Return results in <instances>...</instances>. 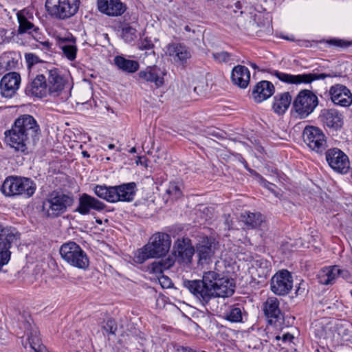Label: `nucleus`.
<instances>
[{
    "mask_svg": "<svg viewBox=\"0 0 352 352\" xmlns=\"http://www.w3.org/2000/svg\"><path fill=\"white\" fill-rule=\"evenodd\" d=\"M184 286L203 305L214 298L231 296L235 288L232 279L221 277L219 273L212 270L205 272L202 280H184Z\"/></svg>",
    "mask_w": 352,
    "mask_h": 352,
    "instance_id": "nucleus-1",
    "label": "nucleus"
},
{
    "mask_svg": "<svg viewBox=\"0 0 352 352\" xmlns=\"http://www.w3.org/2000/svg\"><path fill=\"white\" fill-rule=\"evenodd\" d=\"M171 245L169 234L157 232L151 236L148 242L134 254L133 260L135 263H143L151 258H159L165 256Z\"/></svg>",
    "mask_w": 352,
    "mask_h": 352,
    "instance_id": "nucleus-2",
    "label": "nucleus"
},
{
    "mask_svg": "<svg viewBox=\"0 0 352 352\" xmlns=\"http://www.w3.org/2000/svg\"><path fill=\"white\" fill-rule=\"evenodd\" d=\"M36 189V184L28 177H8L3 182L1 191L6 196L32 197Z\"/></svg>",
    "mask_w": 352,
    "mask_h": 352,
    "instance_id": "nucleus-3",
    "label": "nucleus"
},
{
    "mask_svg": "<svg viewBox=\"0 0 352 352\" xmlns=\"http://www.w3.org/2000/svg\"><path fill=\"white\" fill-rule=\"evenodd\" d=\"M80 0H45V7L48 15L54 19L66 20L76 14Z\"/></svg>",
    "mask_w": 352,
    "mask_h": 352,
    "instance_id": "nucleus-4",
    "label": "nucleus"
},
{
    "mask_svg": "<svg viewBox=\"0 0 352 352\" xmlns=\"http://www.w3.org/2000/svg\"><path fill=\"white\" fill-rule=\"evenodd\" d=\"M62 258L71 266L86 270L89 265L87 253L75 242L69 241L63 244L60 248Z\"/></svg>",
    "mask_w": 352,
    "mask_h": 352,
    "instance_id": "nucleus-5",
    "label": "nucleus"
},
{
    "mask_svg": "<svg viewBox=\"0 0 352 352\" xmlns=\"http://www.w3.org/2000/svg\"><path fill=\"white\" fill-rule=\"evenodd\" d=\"M74 201L72 195L57 192L51 195L43 203V211L47 217L55 218L67 211Z\"/></svg>",
    "mask_w": 352,
    "mask_h": 352,
    "instance_id": "nucleus-6",
    "label": "nucleus"
},
{
    "mask_svg": "<svg viewBox=\"0 0 352 352\" xmlns=\"http://www.w3.org/2000/svg\"><path fill=\"white\" fill-rule=\"evenodd\" d=\"M317 96L309 89H302L293 101V109L300 118H305L314 112L318 104Z\"/></svg>",
    "mask_w": 352,
    "mask_h": 352,
    "instance_id": "nucleus-7",
    "label": "nucleus"
},
{
    "mask_svg": "<svg viewBox=\"0 0 352 352\" xmlns=\"http://www.w3.org/2000/svg\"><path fill=\"white\" fill-rule=\"evenodd\" d=\"M303 140L313 151L321 153L327 148L326 137L321 129L314 126H307L303 131Z\"/></svg>",
    "mask_w": 352,
    "mask_h": 352,
    "instance_id": "nucleus-8",
    "label": "nucleus"
},
{
    "mask_svg": "<svg viewBox=\"0 0 352 352\" xmlns=\"http://www.w3.org/2000/svg\"><path fill=\"white\" fill-rule=\"evenodd\" d=\"M271 74L275 76L280 81L287 84H301V83H311L314 80H323L327 77H332L333 76L327 74H317L309 73L298 75H292L289 74L283 73L278 70H273Z\"/></svg>",
    "mask_w": 352,
    "mask_h": 352,
    "instance_id": "nucleus-9",
    "label": "nucleus"
},
{
    "mask_svg": "<svg viewBox=\"0 0 352 352\" xmlns=\"http://www.w3.org/2000/svg\"><path fill=\"white\" fill-rule=\"evenodd\" d=\"M44 75L46 76L49 94L54 97L59 96L68 82L67 78L55 67L47 69Z\"/></svg>",
    "mask_w": 352,
    "mask_h": 352,
    "instance_id": "nucleus-10",
    "label": "nucleus"
},
{
    "mask_svg": "<svg viewBox=\"0 0 352 352\" xmlns=\"http://www.w3.org/2000/svg\"><path fill=\"white\" fill-rule=\"evenodd\" d=\"M292 287V276L287 270L276 272L271 278L270 289L276 295L285 296L287 294Z\"/></svg>",
    "mask_w": 352,
    "mask_h": 352,
    "instance_id": "nucleus-11",
    "label": "nucleus"
},
{
    "mask_svg": "<svg viewBox=\"0 0 352 352\" xmlns=\"http://www.w3.org/2000/svg\"><path fill=\"white\" fill-rule=\"evenodd\" d=\"M279 305V300L274 296L268 297L263 305V310L268 323L276 327H280L284 321Z\"/></svg>",
    "mask_w": 352,
    "mask_h": 352,
    "instance_id": "nucleus-12",
    "label": "nucleus"
},
{
    "mask_svg": "<svg viewBox=\"0 0 352 352\" xmlns=\"http://www.w3.org/2000/svg\"><path fill=\"white\" fill-rule=\"evenodd\" d=\"M166 74L165 69L154 65L140 71L138 77L140 82L153 83L156 88H159L164 85Z\"/></svg>",
    "mask_w": 352,
    "mask_h": 352,
    "instance_id": "nucleus-13",
    "label": "nucleus"
},
{
    "mask_svg": "<svg viewBox=\"0 0 352 352\" xmlns=\"http://www.w3.org/2000/svg\"><path fill=\"white\" fill-rule=\"evenodd\" d=\"M326 160L329 165L336 171L346 173L350 167L347 155L337 148L329 149L326 152Z\"/></svg>",
    "mask_w": 352,
    "mask_h": 352,
    "instance_id": "nucleus-14",
    "label": "nucleus"
},
{
    "mask_svg": "<svg viewBox=\"0 0 352 352\" xmlns=\"http://www.w3.org/2000/svg\"><path fill=\"white\" fill-rule=\"evenodd\" d=\"M4 135L5 142L14 148L16 151L25 152L27 150V144L29 143L30 138L20 129L15 128L14 124L10 130L5 131Z\"/></svg>",
    "mask_w": 352,
    "mask_h": 352,
    "instance_id": "nucleus-15",
    "label": "nucleus"
},
{
    "mask_svg": "<svg viewBox=\"0 0 352 352\" xmlns=\"http://www.w3.org/2000/svg\"><path fill=\"white\" fill-rule=\"evenodd\" d=\"M16 239L14 230L5 228L0 232V271L9 262L11 254L9 250Z\"/></svg>",
    "mask_w": 352,
    "mask_h": 352,
    "instance_id": "nucleus-16",
    "label": "nucleus"
},
{
    "mask_svg": "<svg viewBox=\"0 0 352 352\" xmlns=\"http://www.w3.org/2000/svg\"><path fill=\"white\" fill-rule=\"evenodd\" d=\"M173 250L180 262L186 264L191 263L195 254V248L190 239L185 237L178 239L174 243Z\"/></svg>",
    "mask_w": 352,
    "mask_h": 352,
    "instance_id": "nucleus-17",
    "label": "nucleus"
},
{
    "mask_svg": "<svg viewBox=\"0 0 352 352\" xmlns=\"http://www.w3.org/2000/svg\"><path fill=\"white\" fill-rule=\"evenodd\" d=\"M106 204L87 193H82L78 198V206L75 210L82 215L89 214L91 210L100 212L104 210Z\"/></svg>",
    "mask_w": 352,
    "mask_h": 352,
    "instance_id": "nucleus-18",
    "label": "nucleus"
},
{
    "mask_svg": "<svg viewBox=\"0 0 352 352\" xmlns=\"http://www.w3.org/2000/svg\"><path fill=\"white\" fill-rule=\"evenodd\" d=\"M13 124L30 139L34 138L40 132V126L36 120L28 114L19 117Z\"/></svg>",
    "mask_w": 352,
    "mask_h": 352,
    "instance_id": "nucleus-19",
    "label": "nucleus"
},
{
    "mask_svg": "<svg viewBox=\"0 0 352 352\" xmlns=\"http://www.w3.org/2000/svg\"><path fill=\"white\" fill-rule=\"evenodd\" d=\"M21 83V76L16 72H10L3 76L0 81L1 95L5 98L13 96Z\"/></svg>",
    "mask_w": 352,
    "mask_h": 352,
    "instance_id": "nucleus-20",
    "label": "nucleus"
},
{
    "mask_svg": "<svg viewBox=\"0 0 352 352\" xmlns=\"http://www.w3.org/2000/svg\"><path fill=\"white\" fill-rule=\"evenodd\" d=\"M112 203L118 201L131 202L134 199L137 186L135 182H129L113 186Z\"/></svg>",
    "mask_w": 352,
    "mask_h": 352,
    "instance_id": "nucleus-21",
    "label": "nucleus"
},
{
    "mask_svg": "<svg viewBox=\"0 0 352 352\" xmlns=\"http://www.w3.org/2000/svg\"><path fill=\"white\" fill-rule=\"evenodd\" d=\"M98 10L109 16H121L126 10V6L121 0H98Z\"/></svg>",
    "mask_w": 352,
    "mask_h": 352,
    "instance_id": "nucleus-22",
    "label": "nucleus"
},
{
    "mask_svg": "<svg viewBox=\"0 0 352 352\" xmlns=\"http://www.w3.org/2000/svg\"><path fill=\"white\" fill-rule=\"evenodd\" d=\"M332 102L337 105L349 107L352 104V94L350 90L342 85L332 86L329 90Z\"/></svg>",
    "mask_w": 352,
    "mask_h": 352,
    "instance_id": "nucleus-23",
    "label": "nucleus"
},
{
    "mask_svg": "<svg viewBox=\"0 0 352 352\" xmlns=\"http://www.w3.org/2000/svg\"><path fill=\"white\" fill-rule=\"evenodd\" d=\"M29 14L28 12L25 10H21L17 13V19L19 22V34H28L32 35V36L36 41H38L39 38H41L40 34L38 33V28L36 27L33 23H32L30 20V18H32V16L28 17Z\"/></svg>",
    "mask_w": 352,
    "mask_h": 352,
    "instance_id": "nucleus-24",
    "label": "nucleus"
},
{
    "mask_svg": "<svg viewBox=\"0 0 352 352\" xmlns=\"http://www.w3.org/2000/svg\"><path fill=\"white\" fill-rule=\"evenodd\" d=\"M25 92L28 95L37 98H43L49 94L46 76L44 74H38L27 86Z\"/></svg>",
    "mask_w": 352,
    "mask_h": 352,
    "instance_id": "nucleus-25",
    "label": "nucleus"
},
{
    "mask_svg": "<svg viewBox=\"0 0 352 352\" xmlns=\"http://www.w3.org/2000/svg\"><path fill=\"white\" fill-rule=\"evenodd\" d=\"M333 331V341L340 343L342 341L352 342V324L347 322L336 320L330 327Z\"/></svg>",
    "mask_w": 352,
    "mask_h": 352,
    "instance_id": "nucleus-26",
    "label": "nucleus"
},
{
    "mask_svg": "<svg viewBox=\"0 0 352 352\" xmlns=\"http://www.w3.org/2000/svg\"><path fill=\"white\" fill-rule=\"evenodd\" d=\"M274 91L275 87L271 82L261 80L254 87L252 96L256 102L260 103L271 97Z\"/></svg>",
    "mask_w": 352,
    "mask_h": 352,
    "instance_id": "nucleus-27",
    "label": "nucleus"
},
{
    "mask_svg": "<svg viewBox=\"0 0 352 352\" xmlns=\"http://www.w3.org/2000/svg\"><path fill=\"white\" fill-rule=\"evenodd\" d=\"M324 125L337 130L343 124L342 116L336 109H323L319 116Z\"/></svg>",
    "mask_w": 352,
    "mask_h": 352,
    "instance_id": "nucleus-28",
    "label": "nucleus"
},
{
    "mask_svg": "<svg viewBox=\"0 0 352 352\" xmlns=\"http://www.w3.org/2000/svg\"><path fill=\"white\" fill-rule=\"evenodd\" d=\"M166 54L175 62L184 63L191 57L189 49L179 43H173L167 45Z\"/></svg>",
    "mask_w": 352,
    "mask_h": 352,
    "instance_id": "nucleus-29",
    "label": "nucleus"
},
{
    "mask_svg": "<svg viewBox=\"0 0 352 352\" xmlns=\"http://www.w3.org/2000/svg\"><path fill=\"white\" fill-rule=\"evenodd\" d=\"M231 80L234 85L245 89L249 85L250 72L248 67L243 65L235 66L232 71Z\"/></svg>",
    "mask_w": 352,
    "mask_h": 352,
    "instance_id": "nucleus-30",
    "label": "nucleus"
},
{
    "mask_svg": "<svg viewBox=\"0 0 352 352\" xmlns=\"http://www.w3.org/2000/svg\"><path fill=\"white\" fill-rule=\"evenodd\" d=\"M59 47L62 50L64 56L69 60H74L76 58L78 48L76 39L73 36L59 38L58 41Z\"/></svg>",
    "mask_w": 352,
    "mask_h": 352,
    "instance_id": "nucleus-31",
    "label": "nucleus"
},
{
    "mask_svg": "<svg viewBox=\"0 0 352 352\" xmlns=\"http://www.w3.org/2000/svg\"><path fill=\"white\" fill-rule=\"evenodd\" d=\"M197 253L199 265L208 263L214 254L213 243L208 238L204 239L197 245Z\"/></svg>",
    "mask_w": 352,
    "mask_h": 352,
    "instance_id": "nucleus-32",
    "label": "nucleus"
},
{
    "mask_svg": "<svg viewBox=\"0 0 352 352\" xmlns=\"http://www.w3.org/2000/svg\"><path fill=\"white\" fill-rule=\"evenodd\" d=\"M292 100V96L287 91L276 94L272 105L274 111L278 115L283 114L289 107Z\"/></svg>",
    "mask_w": 352,
    "mask_h": 352,
    "instance_id": "nucleus-33",
    "label": "nucleus"
},
{
    "mask_svg": "<svg viewBox=\"0 0 352 352\" xmlns=\"http://www.w3.org/2000/svg\"><path fill=\"white\" fill-rule=\"evenodd\" d=\"M337 265L329 266L320 270L317 275L318 282L322 285H332L338 278Z\"/></svg>",
    "mask_w": 352,
    "mask_h": 352,
    "instance_id": "nucleus-34",
    "label": "nucleus"
},
{
    "mask_svg": "<svg viewBox=\"0 0 352 352\" xmlns=\"http://www.w3.org/2000/svg\"><path fill=\"white\" fill-rule=\"evenodd\" d=\"M243 317H246V312L241 304L230 306L225 314V319L231 322H241Z\"/></svg>",
    "mask_w": 352,
    "mask_h": 352,
    "instance_id": "nucleus-35",
    "label": "nucleus"
},
{
    "mask_svg": "<svg viewBox=\"0 0 352 352\" xmlns=\"http://www.w3.org/2000/svg\"><path fill=\"white\" fill-rule=\"evenodd\" d=\"M175 263V259L172 256H168L164 260L153 262L148 267V270L151 273L154 274L157 276L163 275L164 270L170 269L173 266Z\"/></svg>",
    "mask_w": 352,
    "mask_h": 352,
    "instance_id": "nucleus-36",
    "label": "nucleus"
},
{
    "mask_svg": "<svg viewBox=\"0 0 352 352\" xmlns=\"http://www.w3.org/2000/svg\"><path fill=\"white\" fill-rule=\"evenodd\" d=\"M255 269V276L262 280L266 279L270 276L272 266L270 263L264 258H258L254 261L253 265Z\"/></svg>",
    "mask_w": 352,
    "mask_h": 352,
    "instance_id": "nucleus-37",
    "label": "nucleus"
},
{
    "mask_svg": "<svg viewBox=\"0 0 352 352\" xmlns=\"http://www.w3.org/2000/svg\"><path fill=\"white\" fill-rule=\"evenodd\" d=\"M335 324V321H329L328 322H320L316 324L314 332L316 336L319 338L330 339L333 341V331L330 327Z\"/></svg>",
    "mask_w": 352,
    "mask_h": 352,
    "instance_id": "nucleus-38",
    "label": "nucleus"
},
{
    "mask_svg": "<svg viewBox=\"0 0 352 352\" xmlns=\"http://www.w3.org/2000/svg\"><path fill=\"white\" fill-rule=\"evenodd\" d=\"M114 63L119 69L129 73L135 72L139 68V63L137 61L120 56L115 57Z\"/></svg>",
    "mask_w": 352,
    "mask_h": 352,
    "instance_id": "nucleus-39",
    "label": "nucleus"
},
{
    "mask_svg": "<svg viewBox=\"0 0 352 352\" xmlns=\"http://www.w3.org/2000/svg\"><path fill=\"white\" fill-rule=\"evenodd\" d=\"M241 217L242 221L248 228H258L263 222V216L259 212L252 213L245 212Z\"/></svg>",
    "mask_w": 352,
    "mask_h": 352,
    "instance_id": "nucleus-40",
    "label": "nucleus"
},
{
    "mask_svg": "<svg viewBox=\"0 0 352 352\" xmlns=\"http://www.w3.org/2000/svg\"><path fill=\"white\" fill-rule=\"evenodd\" d=\"M94 193L100 198L112 203L113 193H114L113 186H106L96 185L94 188Z\"/></svg>",
    "mask_w": 352,
    "mask_h": 352,
    "instance_id": "nucleus-41",
    "label": "nucleus"
},
{
    "mask_svg": "<svg viewBox=\"0 0 352 352\" xmlns=\"http://www.w3.org/2000/svg\"><path fill=\"white\" fill-rule=\"evenodd\" d=\"M254 21H256L258 27L263 28L262 31L267 34H270L272 32V19L269 14L265 15L261 13L255 14Z\"/></svg>",
    "mask_w": 352,
    "mask_h": 352,
    "instance_id": "nucleus-42",
    "label": "nucleus"
},
{
    "mask_svg": "<svg viewBox=\"0 0 352 352\" xmlns=\"http://www.w3.org/2000/svg\"><path fill=\"white\" fill-rule=\"evenodd\" d=\"M166 192L172 199H179L182 195L181 184L175 182H170Z\"/></svg>",
    "mask_w": 352,
    "mask_h": 352,
    "instance_id": "nucleus-43",
    "label": "nucleus"
},
{
    "mask_svg": "<svg viewBox=\"0 0 352 352\" xmlns=\"http://www.w3.org/2000/svg\"><path fill=\"white\" fill-rule=\"evenodd\" d=\"M3 64L7 70H11L18 65V60L12 52L6 53L3 57Z\"/></svg>",
    "mask_w": 352,
    "mask_h": 352,
    "instance_id": "nucleus-44",
    "label": "nucleus"
},
{
    "mask_svg": "<svg viewBox=\"0 0 352 352\" xmlns=\"http://www.w3.org/2000/svg\"><path fill=\"white\" fill-rule=\"evenodd\" d=\"M122 36L126 43H131L136 38V30L126 25L122 29Z\"/></svg>",
    "mask_w": 352,
    "mask_h": 352,
    "instance_id": "nucleus-45",
    "label": "nucleus"
},
{
    "mask_svg": "<svg viewBox=\"0 0 352 352\" xmlns=\"http://www.w3.org/2000/svg\"><path fill=\"white\" fill-rule=\"evenodd\" d=\"M212 57L218 63H227L234 60L233 55L225 51L213 53Z\"/></svg>",
    "mask_w": 352,
    "mask_h": 352,
    "instance_id": "nucleus-46",
    "label": "nucleus"
},
{
    "mask_svg": "<svg viewBox=\"0 0 352 352\" xmlns=\"http://www.w3.org/2000/svg\"><path fill=\"white\" fill-rule=\"evenodd\" d=\"M103 329L108 334L114 335L117 330V324L116 321L111 318L108 319L103 326Z\"/></svg>",
    "mask_w": 352,
    "mask_h": 352,
    "instance_id": "nucleus-47",
    "label": "nucleus"
},
{
    "mask_svg": "<svg viewBox=\"0 0 352 352\" xmlns=\"http://www.w3.org/2000/svg\"><path fill=\"white\" fill-rule=\"evenodd\" d=\"M25 58L29 68L39 62V58L32 53H26Z\"/></svg>",
    "mask_w": 352,
    "mask_h": 352,
    "instance_id": "nucleus-48",
    "label": "nucleus"
},
{
    "mask_svg": "<svg viewBox=\"0 0 352 352\" xmlns=\"http://www.w3.org/2000/svg\"><path fill=\"white\" fill-rule=\"evenodd\" d=\"M160 284L163 288H168L170 287L172 282L171 280L166 276L161 275L157 276Z\"/></svg>",
    "mask_w": 352,
    "mask_h": 352,
    "instance_id": "nucleus-49",
    "label": "nucleus"
},
{
    "mask_svg": "<svg viewBox=\"0 0 352 352\" xmlns=\"http://www.w3.org/2000/svg\"><path fill=\"white\" fill-rule=\"evenodd\" d=\"M28 340L29 343L30 344V346L36 351V352H40V351H37L34 345L38 342V338L37 337V332L34 331V335H33V333H31L30 336H28Z\"/></svg>",
    "mask_w": 352,
    "mask_h": 352,
    "instance_id": "nucleus-50",
    "label": "nucleus"
},
{
    "mask_svg": "<svg viewBox=\"0 0 352 352\" xmlns=\"http://www.w3.org/2000/svg\"><path fill=\"white\" fill-rule=\"evenodd\" d=\"M294 338V337L293 335L289 333L284 334L283 337H280V336H276L275 337L276 340H280L281 339L283 342H292Z\"/></svg>",
    "mask_w": 352,
    "mask_h": 352,
    "instance_id": "nucleus-51",
    "label": "nucleus"
},
{
    "mask_svg": "<svg viewBox=\"0 0 352 352\" xmlns=\"http://www.w3.org/2000/svg\"><path fill=\"white\" fill-rule=\"evenodd\" d=\"M338 270V277L340 276L342 277L345 280H348L351 278V274L347 270L340 269L338 266H337Z\"/></svg>",
    "mask_w": 352,
    "mask_h": 352,
    "instance_id": "nucleus-52",
    "label": "nucleus"
},
{
    "mask_svg": "<svg viewBox=\"0 0 352 352\" xmlns=\"http://www.w3.org/2000/svg\"><path fill=\"white\" fill-rule=\"evenodd\" d=\"M331 43H333L336 46L341 47H347V46L350 45L349 43H346L342 40L334 39V40H331Z\"/></svg>",
    "mask_w": 352,
    "mask_h": 352,
    "instance_id": "nucleus-53",
    "label": "nucleus"
},
{
    "mask_svg": "<svg viewBox=\"0 0 352 352\" xmlns=\"http://www.w3.org/2000/svg\"><path fill=\"white\" fill-rule=\"evenodd\" d=\"M239 162L243 165L244 168L248 170L249 171L250 173H254V171L251 169L249 166H248V162H246V160L241 155H239Z\"/></svg>",
    "mask_w": 352,
    "mask_h": 352,
    "instance_id": "nucleus-54",
    "label": "nucleus"
},
{
    "mask_svg": "<svg viewBox=\"0 0 352 352\" xmlns=\"http://www.w3.org/2000/svg\"><path fill=\"white\" fill-rule=\"evenodd\" d=\"M153 47V44L147 41V40H144L142 43V45H141V48L142 49H144V50H150V49H152Z\"/></svg>",
    "mask_w": 352,
    "mask_h": 352,
    "instance_id": "nucleus-55",
    "label": "nucleus"
},
{
    "mask_svg": "<svg viewBox=\"0 0 352 352\" xmlns=\"http://www.w3.org/2000/svg\"><path fill=\"white\" fill-rule=\"evenodd\" d=\"M177 352H195V351L190 347L182 346L177 348Z\"/></svg>",
    "mask_w": 352,
    "mask_h": 352,
    "instance_id": "nucleus-56",
    "label": "nucleus"
},
{
    "mask_svg": "<svg viewBox=\"0 0 352 352\" xmlns=\"http://www.w3.org/2000/svg\"><path fill=\"white\" fill-rule=\"evenodd\" d=\"M38 42L41 43V44L43 47H45L46 49H47V50L51 49L52 43H50L48 41H41L39 40Z\"/></svg>",
    "mask_w": 352,
    "mask_h": 352,
    "instance_id": "nucleus-57",
    "label": "nucleus"
},
{
    "mask_svg": "<svg viewBox=\"0 0 352 352\" xmlns=\"http://www.w3.org/2000/svg\"><path fill=\"white\" fill-rule=\"evenodd\" d=\"M265 186L267 188L270 190L274 191L273 187H274V185L273 184H271L267 182H265Z\"/></svg>",
    "mask_w": 352,
    "mask_h": 352,
    "instance_id": "nucleus-58",
    "label": "nucleus"
},
{
    "mask_svg": "<svg viewBox=\"0 0 352 352\" xmlns=\"http://www.w3.org/2000/svg\"><path fill=\"white\" fill-rule=\"evenodd\" d=\"M82 156H83V157H89V153H88V152H87V151H82Z\"/></svg>",
    "mask_w": 352,
    "mask_h": 352,
    "instance_id": "nucleus-59",
    "label": "nucleus"
},
{
    "mask_svg": "<svg viewBox=\"0 0 352 352\" xmlns=\"http://www.w3.org/2000/svg\"><path fill=\"white\" fill-rule=\"evenodd\" d=\"M250 66H251L253 69H258L257 65H256L255 63H250Z\"/></svg>",
    "mask_w": 352,
    "mask_h": 352,
    "instance_id": "nucleus-60",
    "label": "nucleus"
},
{
    "mask_svg": "<svg viewBox=\"0 0 352 352\" xmlns=\"http://www.w3.org/2000/svg\"><path fill=\"white\" fill-rule=\"evenodd\" d=\"M129 151L131 153H136V148L135 147H133Z\"/></svg>",
    "mask_w": 352,
    "mask_h": 352,
    "instance_id": "nucleus-61",
    "label": "nucleus"
},
{
    "mask_svg": "<svg viewBox=\"0 0 352 352\" xmlns=\"http://www.w3.org/2000/svg\"><path fill=\"white\" fill-rule=\"evenodd\" d=\"M108 148H109V149H113V148H115V145H114L113 144H109L108 145Z\"/></svg>",
    "mask_w": 352,
    "mask_h": 352,
    "instance_id": "nucleus-62",
    "label": "nucleus"
},
{
    "mask_svg": "<svg viewBox=\"0 0 352 352\" xmlns=\"http://www.w3.org/2000/svg\"><path fill=\"white\" fill-rule=\"evenodd\" d=\"M96 223H97L98 224L101 225L102 222V220H100V219H96Z\"/></svg>",
    "mask_w": 352,
    "mask_h": 352,
    "instance_id": "nucleus-63",
    "label": "nucleus"
},
{
    "mask_svg": "<svg viewBox=\"0 0 352 352\" xmlns=\"http://www.w3.org/2000/svg\"><path fill=\"white\" fill-rule=\"evenodd\" d=\"M185 30H186V31H190L189 26H188V25H186V26L185 27Z\"/></svg>",
    "mask_w": 352,
    "mask_h": 352,
    "instance_id": "nucleus-64",
    "label": "nucleus"
}]
</instances>
